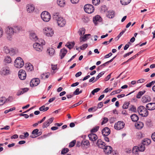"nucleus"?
Listing matches in <instances>:
<instances>
[{"instance_id": "nucleus-27", "label": "nucleus", "mask_w": 155, "mask_h": 155, "mask_svg": "<svg viewBox=\"0 0 155 155\" xmlns=\"http://www.w3.org/2000/svg\"><path fill=\"white\" fill-rule=\"evenodd\" d=\"M58 4L60 7H64L65 5V0H57Z\"/></svg>"}, {"instance_id": "nucleus-36", "label": "nucleus", "mask_w": 155, "mask_h": 155, "mask_svg": "<svg viewBox=\"0 0 155 155\" xmlns=\"http://www.w3.org/2000/svg\"><path fill=\"white\" fill-rule=\"evenodd\" d=\"M114 12L113 11L109 12H108V14L107 15V17L109 18H112L114 16Z\"/></svg>"}, {"instance_id": "nucleus-37", "label": "nucleus", "mask_w": 155, "mask_h": 155, "mask_svg": "<svg viewBox=\"0 0 155 155\" xmlns=\"http://www.w3.org/2000/svg\"><path fill=\"white\" fill-rule=\"evenodd\" d=\"M138 150L140 151H143L145 149V146L142 144L139 145V147H138Z\"/></svg>"}, {"instance_id": "nucleus-57", "label": "nucleus", "mask_w": 155, "mask_h": 155, "mask_svg": "<svg viewBox=\"0 0 155 155\" xmlns=\"http://www.w3.org/2000/svg\"><path fill=\"white\" fill-rule=\"evenodd\" d=\"M42 134V132L41 131L38 132L37 136H35V137H34L33 136L31 135L30 137L32 138H35L36 137L40 135H41Z\"/></svg>"}, {"instance_id": "nucleus-17", "label": "nucleus", "mask_w": 155, "mask_h": 155, "mask_svg": "<svg viewBox=\"0 0 155 155\" xmlns=\"http://www.w3.org/2000/svg\"><path fill=\"white\" fill-rule=\"evenodd\" d=\"M103 149L104 151L107 154L111 153L112 151V148L111 146H105V147Z\"/></svg>"}, {"instance_id": "nucleus-56", "label": "nucleus", "mask_w": 155, "mask_h": 155, "mask_svg": "<svg viewBox=\"0 0 155 155\" xmlns=\"http://www.w3.org/2000/svg\"><path fill=\"white\" fill-rule=\"evenodd\" d=\"M87 47V44H83L80 47V49L81 50H84Z\"/></svg>"}, {"instance_id": "nucleus-38", "label": "nucleus", "mask_w": 155, "mask_h": 155, "mask_svg": "<svg viewBox=\"0 0 155 155\" xmlns=\"http://www.w3.org/2000/svg\"><path fill=\"white\" fill-rule=\"evenodd\" d=\"M6 99L5 97H2L0 98V106L3 105L5 102Z\"/></svg>"}, {"instance_id": "nucleus-9", "label": "nucleus", "mask_w": 155, "mask_h": 155, "mask_svg": "<svg viewBox=\"0 0 155 155\" xmlns=\"http://www.w3.org/2000/svg\"><path fill=\"white\" fill-rule=\"evenodd\" d=\"M125 125V124L123 122L119 121L114 125V128L117 130H120L123 128Z\"/></svg>"}, {"instance_id": "nucleus-2", "label": "nucleus", "mask_w": 155, "mask_h": 155, "mask_svg": "<svg viewBox=\"0 0 155 155\" xmlns=\"http://www.w3.org/2000/svg\"><path fill=\"white\" fill-rule=\"evenodd\" d=\"M39 43L36 42L34 44L33 47L35 49L38 51H41L43 49V47L42 45H45V41L42 39H40L39 41Z\"/></svg>"}, {"instance_id": "nucleus-50", "label": "nucleus", "mask_w": 155, "mask_h": 155, "mask_svg": "<svg viewBox=\"0 0 155 155\" xmlns=\"http://www.w3.org/2000/svg\"><path fill=\"white\" fill-rule=\"evenodd\" d=\"M155 83V81H152L151 82H150V83L147 84V85H146V86L147 87H150L152 86V85L154 84Z\"/></svg>"}, {"instance_id": "nucleus-45", "label": "nucleus", "mask_w": 155, "mask_h": 155, "mask_svg": "<svg viewBox=\"0 0 155 155\" xmlns=\"http://www.w3.org/2000/svg\"><path fill=\"white\" fill-rule=\"evenodd\" d=\"M76 142V141L75 140H73L72 142H71L69 145V147H74Z\"/></svg>"}, {"instance_id": "nucleus-6", "label": "nucleus", "mask_w": 155, "mask_h": 155, "mask_svg": "<svg viewBox=\"0 0 155 155\" xmlns=\"http://www.w3.org/2000/svg\"><path fill=\"white\" fill-rule=\"evenodd\" d=\"M84 11L87 13L91 14L93 13L94 11L93 6L91 4H87L84 7Z\"/></svg>"}, {"instance_id": "nucleus-20", "label": "nucleus", "mask_w": 155, "mask_h": 155, "mask_svg": "<svg viewBox=\"0 0 155 155\" xmlns=\"http://www.w3.org/2000/svg\"><path fill=\"white\" fill-rule=\"evenodd\" d=\"M67 52V50L65 48L61 49L60 53V56L61 57V59H62L65 56Z\"/></svg>"}, {"instance_id": "nucleus-24", "label": "nucleus", "mask_w": 155, "mask_h": 155, "mask_svg": "<svg viewBox=\"0 0 155 155\" xmlns=\"http://www.w3.org/2000/svg\"><path fill=\"white\" fill-rule=\"evenodd\" d=\"M27 11L30 13L33 11L35 9V7L32 5H28L27 6Z\"/></svg>"}, {"instance_id": "nucleus-16", "label": "nucleus", "mask_w": 155, "mask_h": 155, "mask_svg": "<svg viewBox=\"0 0 155 155\" xmlns=\"http://www.w3.org/2000/svg\"><path fill=\"white\" fill-rule=\"evenodd\" d=\"M9 68L7 67L3 68L1 71L2 75H6L9 74Z\"/></svg>"}, {"instance_id": "nucleus-55", "label": "nucleus", "mask_w": 155, "mask_h": 155, "mask_svg": "<svg viewBox=\"0 0 155 155\" xmlns=\"http://www.w3.org/2000/svg\"><path fill=\"white\" fill-rule=\"evenodd\" d=\"M130 103L129 102H127L124 104L122 107L123 109H127L128 108Z\"/></svg>"}, {"instance_id": "nucleus-7", "label": "nucleus", "mask_w": 155, "mask_h": 155, "mask_svg": "<svg viewBox=\"0 0 155 155\" xmlns=\"http://www.w3.org/2000/svg\"><path fill=\"white\" fill-rule=\"evenodd\" d=\"M43 32L48 37L52 36L54 34V31L52 28L48 27L45 28Z\"/></svg>"}, {"instance_id": "nucleus-40", "label": "nucleus", "mask_w": 155, "mask_h": 155, "mask_svg": "<svg viewBox=\"0 0 155 155\" xmlns=\"http://www.w3.org/2000/svg\"><path fill=\"white\" fill-rule=\"evenodd\" d=\"M69 151V149L67 148H64L63 149L61 152V154H64L67 153Z\"/></svg>"}, {"instance_id": "nucleus-25", "label": "nucleus", "mask_w": 155, "mask_h": 155, "mask_svg": "<svg viewBox=\"0 0 155 155\" xmlns=\"http://www.w3.org/2000/svg\"><path fill=\"white\" fill-rule=\"evenodd\" d=\"M135 125L137 129H141L143 126V124L142 122H138L135 124Z\"/></svg>"}, {"instance_id": "nucleus-52", "label": "nucleus", "mask_w": 155, "mask_h": 155, "mask_svg": "<svg viewBox=\"0 0 155 155\" xmlns=\"http://www.w3.org/2000/svg\"><path fill=\"white\" fill-rule=\"evenodd\" d=\"M83 101H79L77 103L75 104H74L73 106H71L70 108H72L74 107H75L77 106H78L81 104L82 103Z\"/></svg>"}, {"instance_id": "nucleus-43", "label": "nucleus", "mask_w": 155, "mask_h": 155, "mask_svg": "<svg viewBox=\"0 0 155 155\" xmlns=\"http://www.w3.org/2000/svg\"><path fill=\"white\" fill-rule=\"evenodd\" d=\"M38 131H39V130L38 129H34L32 132V134L33 135V136L36 135V136H37Z\"/></svg>"}, {"instance_id": "nucleus-26", "label": "nucleus", "mask_w": 155, "mask_h": 155, "mask_svg": "<svg viewBox=\"0 0 155 155\" xmlns=\"http://www.w3.org/2000/svg\"><path fill=\"white\" fill-rule=\"evenodd\" d=\"M151 143V140L148 139H144L142 143V144L145 146H148Z\"/></svg>"}, {"instance_id": "nucleus-59", "label": "nucleus", "mask_w": 155, "mask_h": 155, "mask_svg": "<svg viewBox=\"0 0 155 155\" xmlns=\"http://www.w3.org/2000/svg\"><path fill=\"white\" fill-rule=\"evenodd\" d=\"M126 30V29H125L124 30H123L118 35L117 37L118 38H119L125 32V31Z\"/></svg>"}, {"instance_id": "nucleus-42", "label": "nucleus", "mask_w": 155, "mask_h": 155, "mask_svg": "<svg viewBox=\"0 0 155 155\" xmlns=\"http://www.w3.org/2000/svg\"><path fill=\"white\" fill-rule=\"evenodd\" d=\"M49 125V122L46 121L42 125V128H45L47 127Z\"/></svg>"}, {"instance_id": "nucleus-61", "label": "nucleus", "mask_w": 155, "mask_h": 155, "mask_svg": "<svg viewBox=\"0 0 155 155\" xmlns=\"http://www.w3.org/2000/svg\"><path fill=\"white\" fill-rule=\"evenodd\" d=\"M103 105V103L102 102H100L97 105V109L98 108H101Z\"/></svg>"}, {"instance_id": "nucleus-28", "label": "nucleus", "mask_w": 155, "mask_h": 155, "mask_svg": "<svg viewBox=\"0 0 155 155\" xmlns=\"http://www.w3.org/2000/svg\"><path fill=\"white\" fill-rule=\"evenodd\" d=\"M74 45L75 43L74 42H68L67 43L65 46L71 49L74 47Z\"/></svg>"}, {"instance_id": "nucleus-8", "label": "nucleus", "mask_w": 155, "mask_h": 155, "mask_svg": "<svg viewBox=\"0 0 155 155\" xmlns=\"http://www.w3.org/2000/svg\"><path fill=\"white\" fill-rule=\"evenodd\" d=\"M6 32L8 35L7 38L9 39L15 33L13 28L8 27L6 28Z\"/></svg>"}, {"instance_id": "nucleus-5", "label": "nucleus", "mask_w": 155, "mask_h": 155, "mask_svg": "<svg viewBox=\"0 0 155 155\" xmlns=\"http://www.w3.org/2000/svg\"><path fill=\"white\" fill-rule=\"evenodd\" d=\"M41 17L44 21L48 22L50 20L51 17L49 13L47 11H44L41 14Z\"/></svg>"}, {"instance_id": "nucleus-49", "label": "nucleus", "mask_w": 155, "mask_h": 155, "mask_svg": "<svg viewBox=\"0 0 155 155\" xmlns=\"http://www.w3.org/2000/svg\"><path fill=\"white\" fill-rule=\"evenodd\" d=\"M87 37L86 36V35H84L83 37H81V36L80 38V41L81 42L82 41H85Z\"/></svg>"}, {"instance_id": "nucleus-60", "label": "nucleus", "mask_w": 155, "mask_h": 155, "mask_svg": "<svg viewBox=\"0 0 155 155\" xmlns=\"http://www.w3.org/2000/svg\"><path fill=\"white\" fill-rule=\"evenodd\" d=\"M14 28L15 33H17L20 30V28L18 27H15Z\"/></svg>"}, {"instance_id": "nucleus-19", "label": "nucleus", "mask_w": 155, "mask_h": 155, "mask_svg": "<svg viewBox=\"0 0 155 155\" xmlns=\"http://www.w3.org/2000/svg\"><path fill=\"white\" fill-rule=\"evenodd\" d=\"M101 18L100 16L98 15L96 16L93 18V21L95 25H97L98 22L101 21Z\"/></svg>"}, {"instance_id": "nucleus-44", "label": "nucleus", "mask_w": 155, "mask_h": 155, "mask_svg": "<svg viewBox=\"0 0 155 155\" xmlns=\"http://www.w3.org/2000/svg\"><path fill=\"white\" fill-rule=\"evenodd\" d=\"M100 90V89L97 88L93 90L91 92V93L93 95H94L95 93H97Z\"/></svg>"}, {"instance_id": "nucleus-12", "label": "nucleus", "mask_w": 155, "mask_h": 155, "mask_svg": "<svg viewBox=\"0 0 155 155\" xmlns=\"http://www.w3.org/2000/svg\"><path fill=\"white\" fill-rule=\"evenodd\" d=\"M151 100V98L148 95H146L143 96L141 99L142 101L144 103L149 102Z\"/></svg>"}, {"instance_id": "nucleus-31", "label": "nucleus", "mask_w": 155, "mask_h": 155, "mask_svg": "<svg viewBox=\"0 0 155 155\" xmlns=\"http://www.w3.org/2000/svg\"><path fill=\"white\" fill-rule=\"evenodd\" d=\"M131 0H120L121 3L123 5H126L129 4Z\"/></svg>"}, {"instance_id": "nucleus-47", "label": "nucleus", "mask_w": 155, "mask_h": 155, "mask_svg": "<svg viewBox=\"0 0 155 155\" xmlns=\"http://www.w3.org/2000/svg\"><path fill=\"white\" fill-rule=\"evenodd\" d=\"M4 52L6 54H8L10 53V51L9 49L6 47H5L4 48Z\"/></svg>"}, {"instance_id": "nucleus-29", "label": "nucleus", "mask_w": 155, "mask_h": 155, "mask_svg": "<svg viewBox=\"0 0 155 155\" xmlns=\"http://www.w3.org/2000/svg\"><path fill=\"white\" fill-rule=\"evenodd\" d=\"M130 117L132 120L134 122L137 121L139 119L138 116L136 114H133L131 115Z\"/></svg>"}, {"instance_id": "nucleus-35", "label": "nucleus", "mask_w": 155, "mask_h": 155, "mask_svg": "<svg viewBox=\"0 0 155 155\" xmlns=\"http://www.w3.org/2000/svg\"><path fill=\"white\" fill-rule=\"evenodd\" d=\"M49 107H45L44 105L42 106L39 108V110L40 111H43V112L47 111Z\"/></svg>"}, {"instance_id": "nucleus-34", "label": "nucleus", "mask_w": 155, "mask_h": 155, "mask_svg": "<svg viewBox=\"0 0 155 155\" xmlns=\"http://www.w3.org/2000/svg\"><path fill=\"white\" fill-rule=\"evenodd\" d=\"M4 61L7 63H10L12 62V59L9 56L6 57L4 59Z\"/></svg>"}, {"instance_id": "nucleus-18", "label": "nucleus", "mask_w": 155, "mask_h": 155, "mask_svg": "<svg viewBox=\"0 0 155 155\" xmlns=\"http://www.w3.org/2000/svg\"><path fill=\"white\" fill-rule=\"evenodd\" d=\"M89 140L92 141L96 140L97 138V136L95 134L91 133L88 135Z\"/></svg>"}, {"instance_id": "nucleus-63", "label": "nucleus", "mask_w": 155, "mask_h": 155, "mask_svg": "<svg viewBox=\"0 0 155 155\" xmlns=\"http://www.w3.org/2000/svg\"><path fill=\"white\" fill-rule=\"evenodd\" d=\"M112 55V53H111L110 52L108 54L105 55L104 57V58H109V57H110Z\"/></svg>"}, {"instance_id": "nucleus-32", "label": "nucleus", "mask_w": 155, "mask_h": 155, "mask_svg": "<svg viewBox=\"0 0 155 155\" xmlns=\"http://www.w3.org/2000/svg\"><path fill=\"white\" fill-rule=\"evenodd\" d=\"M145 92L146 91H139L136 97L138 99L140 98L141 96L143 95Z\"/></svg>"}, {"instance_id": "nucleus-10", "label": "nucleus", "mask_w": 155, "mask_h": 155, "mask_svg": "<svg viewBox=\"0 0 155 155\" xmlns=\"http://www.w3.org/2000/svg\"><path fill=\"white\" fill-rule=\"evenodd\" d=\"M18 77L21 80H25L26 76V74L25 71L21 69L18 73Z\"/></svg>"}, {"instance_id": "nucleus-48", "label": "nucleus", "mask_w": 155, "mask_h": 155, "mask_svg": "<svg viewBox=\"0 0 155 155\" xmlns=\"http://www.w3.org/2000/svg\"><path fill=\"white\" fill-rule=\"evenodd\" d=\"M103 120L101 122V124L102 125L105 124L108 121V119L107 117H104L103 118Z\"/></svg>"}, {"instance_id": "nucleus-62", "label": "nucleus", "mask_w": 155, "mask_h": 155, "mask_svg": "<svg viewBox=\"0 0 155 155\" xmlns=\"http://www.w3.org/2000/svg\"><path fill=\"white\" fill-rule=\"evenodd\" d=\"M54 119V117H51L47 121L48 122H49V124H50L53 122Z\"/></svg>"}, {"instance_id": "nucleus-22", "label": "nucleus", "mask_w": 155, "mask_h": 155, "mask_svg": "<svg viewBox=\"0 0 155 155\" xmlns=\"http://www.w3.org/2000/svg\"><path fill=\"white\" fill-rule=\"evenodd\" d=\"M30 38L32 40L36 41L38 39V38L36 34L33 32H31L30 34Z\"/></svg>"}, {"instance_id": "nucleus-3", "label": "nucleus", "mask_w": 155, "mask_h": 155, "mask_svg": "<svg viewBox=\"0 0 155 155\" xmlns=\"http://www.w3.org/2000/svg\"><path fill=\"white\" fill-rule=\"evenodd\" d=\"M137 111L139 114L142 117H146L148 115V110L143 106H140L138 107Z\"/></svg>"}, {"instance_id": "nucleus-58", "label": "nucleus", "mask_w": 155, "mask_h": 155, "mask_svg": "<svg viewBox=\"0 0 155 155\" xmlns=\"http://www.w3.org/2000/svg\"><path fill=\"white\" fill-rule=\"evenodd\" d=\"M79 89L77 88L75 91L74 92L73 94L75 95H77L79 94Z\"/></svg>"}, {"instance_id": "nucleus-53", "label": "nucleus", "mask_w": 155, "mask_h": 155, "mask_svg": "<svg viewBox=\"0 0 155 155\" xmlns=\"http://www.w3.org/2000/svg\"><path fill=\"white\" fill-rule=\"evenodd\" d=\"M97 109V108L96 107H92L89 108L88 109V111L89 112H91L92 110H93L94 111H95Z\"/></svg>"}, {"instance_id": "nucleus-23", "label": "nucleus", "mask_w": 155, "mask_h": 155, "mask_svg": "<svg viewBox=\"0 0 155 155\" xmlns=\"http://www.w3.org/2000/svg\"><path fill=\"white\" fill-rule=\"evenodd\" d=\"M47 51L50 56H52L54 54L55 51L54 48H50L47 49Z\"/></svg>"}, {"instance_id": "nucleus-41", "label": "nucleus", "mask_w": 155, "mask_h": 155, "mask_svg": "<svg viewBox=\"0 0 155 155\" xmlns=\"http://www.w3.org/2000/svg\"><path fill=\"white\" fill-rule=\"evenodd\" d=\"M100 2V0H92L93 4L95 5H96L99 4Z\"/></svg>"}, {"instance_id": "nucleus-64", "label": "nucleus", "mask_w": 155, "mask_h": 155, "mask_svg": "<svg viewBox=\"0 0 155 155\" xmlns=\"http://www.w3.org/2000/svg\"><path fill=\"white\" fill-rule=\"evenodd\" d=\"M151 137L152 140L155 141V132L153 133Z\"/></svg>"}, {"instance_id": "nucleus-14", "label": "nucleus", "mask_w": 155, "mask_h": 155, "mask_svg": "<svg viewBox=\"0 0 155 155\" xmlns=\"http://www.w3.org/2000/svg\"><path fill=\"white\" fill-rule=\"evenodd\" d=\"M96 144L99 148L102 149H104L105 147V143L102 141L101 139H99L97 140Z\"/></svg>"}, {"instance_id": "nucleus-13", "label": "nucleus", "mask_w": 155, "mask_h": 155, "mask_svg": "<svg viewBox=\"0 0 155 155\" xmlns=\"http://www.w3.org/2000/svg\"><path fill=\"white\" fill-rule=\"evenodd\" d=\"M146 108L150 110L155 109V103H150L147 104L146 106Z\"/></svg>"}, {"instance_id": "nucleus-4", "label": "nucleus", "mask_w": 155, "mask_h": 155, "mask_svg": "<svg viewBox=\"0 0 155 155\" xmlns=\"http://www.w3.org/2000/svg\"><path fill=\"white\" fill-rule=\"evenodd\" d=\"M24 65L23 59L20 57L17 58L14 61V66L17 68H21Z\"/></svg>"}, {"instance_id": "nucleus-15", "label": "nucleus", "mask_w": 155, "mask_h": 155, "mask_svg": "<svg viewBox=\"0 0 155 155\" xmlns=\"http://www.w3.org/2000/svg\"><path fill=\"white\" fill-rule=\"evenodd\" d=\"M102 133L104 136H107L110 134V131L108 127H106L102 130Z\"/></svg>"}, {"instance_id": "nucleus-21", "label": "nucleus", "mask_w": 155, "mask_h": 155, "mask_svg": "<svg viewBox=\"0 0 155 155\" xmlns=\"http://www.w3.org/2000/svg\"><path fill=\"white\" fill-rule=\"evenodd\" d=\"M25 68L28 71H31L34 69L33 67L30 63H26L25 64Z\"/></svg>"}, {"instance_id": "nucleus-33", "label": "nucleus", "mask_w": 155, "mask_h": 155, "mask_svg": "<svg viewBox=\"0 0 155 155\" xmlns=\"http://www.w3.org/2000/svg\"><path fill=\"white\" fill-rule=\"evenodd\" d=\"M85 29L84 28H82L79 29L78 33L79 35L81 36L82 35H83L85 34Z\"/></svg>"}, {"instance_id": "nucleus-51", "label": "nucleus", "mask_w": 155, "mask_h": 155, "mask_svg": "<svg viewBox=\"0 0 155 155\" xmlns=\"http://www.w3.org/2000/svg\"><path fill=\"white\" fill-rule=\"evenodd\" d=\"M138 151V149L137 147H134L133 148L132 151L133 153L136 154Z\"/></svg>"}, {"instance_id": "nucleus-46", "label": "nucleus", "mask_w": 155, "mask_h": 155, "mask_svg": "<svg viewBox=\"0 0 155 155\" xmlns=\"http://www.w3.org/2000/svg\"><path fill=\"white\" fill-rule=\"evenodd\" d=\"M130 109H129L130 110L134 111V112L136 111V108L134 105H130Z\"/></svg>"}, {"instance_id": "nucleus-30", "label": "nucleus", "mask_w": 155, "mask_h": 155, "mask_svg": "<svg viewBox=\"0 0 155 155\" xmlns=\"http://www.w3.org/2000/svg\"><path fill=\"white\" fill-rule=\"evenodd\" d=\"M89 144V141L88 140L84 139L81 142V146L83 147L87 146Z\"/></svg>"}, {"instance_id": "nucleus-1", "label": "nucleus", "mask_w": 155, "mask_h": 155, "mask_svg": "<svg viewBox=\"0 0 155 155\" xmlns=\"http://www.w3.org/2000/svg\"><path fill=\"white\" fill-rule=\"evenodd\" d=\"M53 18L57 21L58 24L59 26L63 27L65 25L66 21L63 18L59 17L57 14L53 15Z\"/></svg>"}, {"instance_id": "nucleus-54", "label": "nucleus", "mask_w": 155, "mask_h": 155, "mask_svg": "<svg viewBox=\"0 0 155 155\" xmlns=\"http://www.w3.org/2000/svg\"><path fill=\"white\" fill-rule=\"evenodd\" d=\"M137 136L138 138H141L143 137V135L142 133L139 132L137 133Z\"/></svg>"}, {"instance_id": "nucleus-11", "label": "nucleus", "mask_w": 155, "mask_h": 155, "mask_svg": "<svg viewBox=\"0 0 155 155\" xmlns=\"http://www.w3.org/2000/svg\"><path fill=\"white\" fill-rule=\"evenodd\" d=\"M40 83V80L38 78H36L32 79L30 83L31 87H33L37 86Z\"/></svg>"}, {"instance_id": "nucleus-39", "label": "nucleus", "mask_w": 155, "mask_h": 155, "mask_svg": "<svg viewBox=\"0 0 155 155\" xmlns=\"http://www.w3.org/2000/svg\"><path fill=\"white\" fill-rule=\"evenodd\" d=\"M99 127L98 126H96L94 127L91 130V133H95L99 129Z\"/></svg>"}]
</instances>
